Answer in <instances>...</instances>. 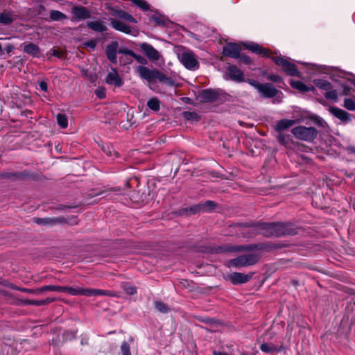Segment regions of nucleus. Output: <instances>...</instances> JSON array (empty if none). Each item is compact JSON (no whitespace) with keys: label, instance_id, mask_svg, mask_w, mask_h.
Segmentation results:
<instances>
[{"label":"nucleus","instance_id":"50","mask_svg":"<svg viewBox=\"0 0 355 355\" xmlns=\"http://www.w3.org/2000/svg\"><path fill=\"white\" fill-rule=\"evenodd\" d=\"M38 85H39V87L41 90H42L44 92H47L48 86H47V83L45 81L40 80L38 82Z\"/></svg>","mask_w":355,"mask_h":355},{"label":"nucleus","instance_id":"43","mask_svg":"<svg viewBox=\"0 0 355 355\" xmlns=\"http://www.w3.org/2000/svg\"><path fill=\"white\" fill-rule=\"evenodd\" d=\"M124 289L125 292L129 295H134L137 293V288L133 286H127Z\"/></svg>","mask_w":355,"mask_h":355},{"label":"nucleus","instance_id":"25","mask_svg":"<svg viewBox=\"0 0 355 355\" xmlns=\"http://www.w3.org/2000/svg\"><path fill=\"white\" fill-rule=\"evenodd\" d=\"M24 51L33 57H38L40 53L39 46L33 43L25 44L24 46Z\"/></svg>","mask_w":355,"mask_h":355},{"label":"nucleus","instance_id":"24","mask_svg":"<svg viewBox=\"0 0 355 355\" xmlns=\"http://www.w3.org/2000/svg\"><path fill=\"white\" fill-rule=\"evenodd\" d=\"M291 85L292 87L302 92H313L315 89L313 86H308L299 80H292L291 82Z\"/></svg>","mask_w":355,"mask_h":355},{"label":"nucleus","instance_id":"17","mask_svg":"<svg viewBox=\"0 0 355 355\" xmlns=\"http://www.w3.org/2000/svg\"><path fill=\"white\" fill-rule=\"evenodd\" d=\"M329 112L343 123H346L351 121V114L340 108L331 107L329 108Z\"/></svg>","mask_w":355,"mask_h":355},{"label":"nucleus","instance_id":"20","mask_svg":"<svg viewBox=\"0 0 355 355\" xmlns=\"http://www.w3.org/2000/svg\"><path fill=\"white\" fill-rule=\"evenodd\" d=\"M227 75L231 80L236 82H242L244 80L243 72L236 66H230L227 69Z\"/></svg>","mask_w":355,"mask_h":355},{"label":"nucleus","instance_id":"32","mask_svg":"<svg viewBox=\"0 0 355 355\" xmlns=\"http://www.w3.org/2000/svg\"><path fill=\"white\" fill-rule=\"evenodd\" d=\"M200 204L202 205V212L209 211L214 209V207H216V204L214 203V202L211 200H207L205 202Z\"/></svg>","mask_w":355,"mask_h":355},{"label":"nucleus","instance_id":"22","mask_svg":"<svg viewBox=\"0 0 355 355\" xmlns=\"http://www.w3.org/2000/svg\"><path fill=\"white\" fill-rule=\"evenodd\" d=\"M219 94L214 89H205L201 94L202 98L207 102H214L218 98Z\"/></svg>","mask_w":355,"mask_h":355},{"label":"nucleus","instance_id":"40","mask_svg":"<svg viewBox=\"0 0 355 355\" xmlns=\"http://www.w3.org/2000/svg\"><path fill=\"white\" fill-rule=\"evenodd\" d=\"M121 19H123L127 21H130V22L135 23V24H136L137 22V20L134 18V17L127 12H124Z\"/></svg>","mask_w":355,"mask_h":355},{"label":"nucleus","instance_id":"47","mask_svg":"<svg viewBox=\"0 0 355 355\" xmlns=\"http://www.w3.org/2000/svg\"><path fill=\"white\" fill-rule=\"evenodd\" d=\"M248 83L250 85H252V87H254L255 89H257L258 91H259L260 88H261V83H259V82L254 80H248Z\"/></svg>","mask_w":355,"mask_h":355},{"label":"nucleus","instance_id":"55","mask_svg":"<svg viewBox=\"0 0 355 355\" xmlns=\"http://www.w3.org/2000/svg\"><path fill=\"white\" fill-rule=\"evenodd\" d=\"M51 51L52 52L51 55L55 57L60 58L62 56V53L58 50L52 49Z\"/></svg>","mask_w":355,"mask_h":355},{"label":"nucleus","instance_id":"39","mask_svg":"<svg viewBox=\"0 0 355 355\" xmlns=\"http://www.w3.org/2000/svg\"><path fill=\"white\" fill-rule=\"evenodd\" d=\"M184 117L187 120H198V115L196 112H184L183 113Z\"/></svg>","mask_w":355,"mask_h":355},{"label":"nucleus","instance_id":"13","mask_svg":"<svg viewBox=\"0 0 355 355\" xmlns=\"http://www.w3.org/2000/svg\"><path fill=\"white\" fill-rule=\"evenodd\" d=\"M241 52V47L235 43H228L224 47L223 53L225 55L233 58H238Z\"/></svg>","mask_w":355,"mask_h":355},{"label":"nucleus","instance_id":"5","mask_svg":"<svg viewBox=\"0 0 355 355\" xmlns=\"http://www.w3.org/2000/svg\"><path fill=\"white\" fill-rule=\"evenodd\" d=\"M180 62L189 70H196L198 67L195 54L189 50H183L178 55Z\"/></svg>","mask_w":355,"mask_h":355},{"label":"nucleus","instance_id":"8","mask_svg":"<svg viewBox=\"0 0 355 355\" xmlns=\"http://www.w3.org/2000/svg\"><path fill=\"white\" fill-rule=\"evenodd\" d=\"M110 24L113 28L115 30L122 32L125 34L136 35L137 31L131 26L127 25L124 22H122L119 20L115 19L114 18H110Z\"/></svg>","mask_w":355,"mask_h":355},{"label":"nucleus","instance_id":"28","mask_svg":"<svg viewBox=\"0 0 355 355\" xmlns=\"http://www.w3.org/2000/svg\"><path fill=\"white\" fill-rule=\"evenodd\" d=\"M50 18L53 21H60L67 19V17L60 11L51 10L50 12Z\"/></svg>","mask_w":355,"mask_h":355},{"label":"nucleus","instance_id":"33","mask_svg":"<svg viewBox=\"0 0 355 355\" xmlns=\"http://www.w3.org/2000/svg\"><path fill=\"white\" fill-rule=\"evenodd\" d=\"M132 2L144 11L149 10L148 4L144 0H132Z\"/></svg>","mask_w":355,"mask_h":355},{"label":"nucleus","instance_id":"26","mask_svg":"<svg viewBox=\"0 0 355 355\" xmlns=\"http://www.w3.org/2000/svg\"><path fill=\"white\" fill-rule=\"evenodd\" d=\"M313 83L317 87L321 89L327 91L332 89L331 84L327 80L323 79H315Z\"/></svg>","mask_w":355,"mask_h":355},{"label":"nucleus","instance_id":"58","mask_svg":"<svg viewBox=\"0 0 355 355\" xmlns=\"http://www.w3.org/2000/svg\"><path fill=\"white\" fill-rule=\"evenodd\" d=\"M348 150H349V152L355 154V147H352V146L349 147Z\"/></svg>","mask_w":355,"mask_h":355},{"label":"nucleus","instance_id":"41","mask_svg":"<svg viewBox=\"0 0 355 355\" xmlns=\"http://www.w3.org/2000/svg\"><path fill=\"white\" fill-rule=\"evenodd\" d=\"M202 205L201 204L195 205L189 208L190 212L192 214H196L198 212H202Z\"/></svg>","mask_w":355,"mask_h":355},{"label":"nucleus","instance_id":"48","mask_svg":"<svg viewBox=\"0 0 355 355\" xmlns=\"http://www.w3.org/2000/svg\"><path fill=\"white\" fill-rule=\"evenodd\" d=\"M54 301H55V298L48 297L45 300H38L39 303H37V304H39V306H42V305H45V304H49L51 302H53Z\"/></svg>","mask_w":355,"mask_h":355},{"label":"nucleus","instance_id":"56","mask_svg":"<svg viewBox=\"0 0 355 355\" xmlns=\"http://www.w3.org/2000/svg\"><path fill=\"white\" fill-rule=\"evenodd\" d=\"M37 303H39V302H38V300H27V301H26V304H29V305H35V306H39V304H38Z\"/></svg>","mask_w":355,"mask_h":355},{"label":"nucleus","instance_id":"27","mask_svg":"<svg viewBox=\"0 0 355 355\" xmlns=\"http://www.w3.org/2000/svg\"><path fill=\"white\" fill-rule=\"evenodd\" d=\"M155 308L160 313H166L169 311L170 309L168 306L160 301H155L154 302Z\"/></svg>","mask_w":355,"mask_h":355},{"label":"nucleus","instance_id":"36","mask_svg":"<svg viewBox=\"0 0 355 355\" xmlns=\"http://www.w3.org/2000/svg\"><path fill=\"white\" fill-rule=\"evenodd\" d=\"M324 96L327 99L336 101L338 98V92L336 90L331 89L327 90Z\"/></svg>","mask_w":355,"mask_h":355},{"label":"nucleus","instance_id":"53","mask_svg":"<svg viewBox=\"0 0 355 355\" xmlns=\"http://www.w3.org/2000/svg\"><path fill=\"white\" fill-rule=\"evenodd\" d=\"M239 58H240V60L244 63L248 64L250 62V59L248 56L243 55H239Z\"/></svg>","mask_w":355,"mask_h":355},{"label":"nucleus","instance_id":"54","mask_svg":"<svg viewBox=\"0 0 355 355\" xmlns=\"http://www.w3.org/2000/svg\"><path fill=\"white\" fill-rule=\"evenodd\" d=\"M37 290H38V288H36V289H27V288H24L22 291H24V292H27V293H32V294H35V295H39V294L42 293V292H37Z\"/></svg>","mask_w":355,"mask_h":355},{"label":"nucleus","instance_id":"23","mask_svg":"<svg viewBox=\"0 0 355 355\" xmlns=\"http://www.w3.org/2000/svg\"><path fill=\"white\" fill-rule=\"evenodd\" d=\"M16 19V15L12 11H4L0 14V23L4 25L11 24Z\"/></svg>","mask_w":355,"mask_h":355},{"label":"nucleus","instance_id":"51","mask_svg":"<svg viewBox=\"0 0 355 355\" xmlns=\"http://www.w3.org/2000/svg\"><path fill=\"white\" fill-rule=\"evenodd\" d=\"M85 45L89 47L91 49H94L96 46V42L94 40H90V41L86 42L85 43Z\"/></svg>","mask_w":355,"mask_h":355},{"label":"nucleus","instance_id":"14","mask_svg":"<svg viewBox=\"0 0 355 355\" xmlns=\"http://www.w3.org/2000/svg\"><path fill=\"white\" fill-rule=\"evenodd\" d=\"M119 43L116 41H113L109 44L106 47V55L108 60L112 63L117 62L116 54L119 53Z\"/></svg>","mask_w":355,"mask_h":355},{"label":"nucleus","instance_id":"6","mask_svg":"<svg viewBox=\"0 0 355 355\" xmlns=\"http://www.w3.org/2000/svg\"><path fill=\"white\" fill-rule=\"evenodd\" d=\"M274 62L282 67V69L288 75L292 76H300V72L293 63L282 57H273Z\"/></svg>","mask_w":355,"mask_h":355},{"label":"nucleus","instance_id":"42","mask_svg":"<svg viewBox=\"0 0 355 355\" xmlns=\"http://www.w3.org/2000/svg\"><path fill=\"white\" fill-rule=\"evenodd\" d=\"M95 94L99 98H103L105 97V90L103 88L96 89Z\"/></svg>","mask_w":355,"mask_h":355},{"label":"nucleus","instance_id":"45","mask_svg":"<svg viewBox=\"0 0 355 355\" xmlns=\"http://www.w3.org/2000/svg\"><path fill=\"white\" fill-rule=\"evenodd\" d=\"M119 53L125 54L131 56L135 55V53L132 50L128 49L126 48L119 49Z\"/></svg>","mask_w":355,"mask_h":355},{"label":"nucleus","instance_id":"16","mask_svg":"<svg viewBox=\"0 0 355 355\" xmlns=\"http://www.w3.org/2000/svg\"><path fill=\"white\" fill-rule=\"evenodd\" d=\"M243 45L246 49L250 50L252 52L256 54L262 55L265 57H269L270 55V52L268 49L263 48L258 44L254 42H247L244 43Z\"/></svg>","mask_w":355,"mask_h":355},{"label":"nucleus","instance_id":"4","mask_svg":"<svg viewBox=\"0 0 355 355\" xmlns=\"http://www.w3.org/2000/svg\"><path fill=\"white\" fill-rule=\"evenodd\" d=\"M292 134L298 139L312 141L318 135L317 130L313 127L297 126L291 130Z\"/></svg>","mask_w":355,"mask_h":355},{"label":"nucleus","instance_id":"34","mask_svg":"<svg viewBox=\"0 0 355 355\" xmlns=\"http://www.w3.org/2000/svg\"><path fill=\"white\" fill-rule=\"evenodd\" d=\"M344 107L348 110H355V101L351 98H345L344 101Z\"/></svg>","mask_w":355,"mask_h":355},{"label":"nucleus","instance_id":"57","mask_svg":"<svg viewBox=\"0 0 355 355\" xmlns=\"http://www.w3.org/2000/svg\"><path fill=\"white\" fill-rule=\"evenodd\" d=\"M13 49H14V48H13L12 45H11V44H7V45L5 46V50H6V51L8 53H10L11 51H12Z\"/></svg>","mask_w":355,"mask_h":355},{"label":"nucleus","instance_id":"3","mask_svg":"<svg viewBox=\"0 0 355 355\" xmlns=\"http://www.w3.org/2000/svg\"><path fill=\"white\" fill-rule=\"evenodd\" d=\"M137 71L141 78L148 82L150 88H152V85L156 83L157 80L167 85H173V81L170 78H168L157 69H150L146 67L139 65L137 67Z\"/></svg>","mask_w":355,"mask_h":355},{"label":"nucleus","instance_id":"49","mask_svg":"<svg viewBox=\"0 0 355 355\" xmlns=\"http://www.w3.org/2000/svg\"><path fill=\"white\" fill-rule=\"evenodd\" d=\"M53 220L50 218H36L35 221L38 224H49L51 223Z\"/></svg>","mask_w":355,"mask_h":355},{"label":"nucleus","instance_id":"35","mask_svg":"<svg viewBox=\"0 0 355 355\" xmlns=\"http://www.w3.org/2000/svg\"><path fill=\"white\" fill-rule=\"evenodd\" d=\"M125 11L114 8H110V13L111 15L117 17V18H122L123 15L124 14Z\"/></svg>","mask_w":355,"mask_h":355},{"label":"nucleus","instance_id":"46","mask_svg":"<svg viewBox=\"0 0 355 355\" xmlns=\"http://www.w3.org/2000/svg\"><path fill=\"white\" fill-rule=\"evenodd\" d=\"M132 57L135 58L136 60L140 64H146L147 63L146 60L140 55L135 53V55H133Z\"/></svg>","mask_w":355,"mask_h":355},{"label":"nucleus","instance_id":"19","mask_svg":"<svg viewBox=\"0 0 355 355\" xmlns=\"http://www.w3.org/2000/svg\"><path fill=\"white\" fill-rule=\"evenodd\" d=\"M105 81L107 84L114 85L118 87H121L123 83L117 71L113 68H112L111 71L108 73Z\"/></svg>","mask_w":355,"mask_h":355},{"label":"nucleus","instance_id":"11","mask_svg":"<svg viewBox=\"0 0 355 355\" xmlns=\"http://www.w3.org/2000/svg\"><path fill=\"white\" fill-rule=\"evenodd\" d=\"M78 295H85L87 297L96 296V295H107L114 296L110 291L95 289V288H78Z\"/></svg>","mask_w":355,"mask_h":355},{"label":"nucleus","instance_id":"15","mask_svg":"<svg viewBox=\"0 0 355 355\" xmlns=\"http://www.w3.org/2000/svg\"><path fill=\"white\" fill-rule=\"evenodd\" d=\"M252 277V274L245 275L235 272L230 275L229 279L233 284H241L248 282Z\"/></svg>","mask_w":355,"mask_h":355},{"label":"nucleus","instance_id":"9","mask_svg":"<svg viewBox=\"0 0 355 355\" xmlns=\"http://www.w3.org/2000/svg\"><path fill=\"white\" fill-rule=\"evenodd\" d=\"M140 48L145 55L151 61H157L161 57L160 53L149 44L142 43Z\"/></svg>","mask_w":355,"mask_h":355},{"label":"nucleus","instance_id":"1","mask_svg":"<svg viewBox=\"0 0 355 355\" xmlns=\"http://www.w3.org/2000/svg\"><path fill=\"white\" fill-rule=\"evenodd\" d=\"M263 249V245H247L227 247L226 250L230 252L246 251L248 253L238 256L227 262L229 268H243L255 265L261 258V252Z\"/></svg>","mask_w":355,"mask_h":355},{"label":"nucleus","instance_id":"12","mask_svg":"<svg viewBox=\"0 0 355 355\" xmlns=\"http://www.w3.org/2000/svg\"><path fill=\"white\" fill-rule=\"evenodd\" d=\"M71 14L73 19L80 21L90 17L91 12L85 7L74 6L71 9Z\"/></svg>","mask_w":355,"mask_h":355},{"label":"nucleus","instance_id":"30","mask_svg":"<svg viewBox=\"0 0 355 355\" xmlns=\"http://www.w3.org/2000/svg\"><path fill=\"white\" fill-rule=\"evenodd\" d=\"M260 349L266 353H271L277 350V347L273 344L263 343L260 345Z\"/></svg>","mask_w":355,"mask_h":355},{"label":"nucleus","instance_id":"29","mask_svg":"<svg viewBox=\"0 0 355 355\" xmlns=\"http://www.w3.org/2000/svg\"><path fill=\"white\" fill-rule=\"evenodd\" d=\"M57 121L62 128H65L68 125V119L64 114H58L57 115Z\"/></svg>","mask_w":355,"mask_h":355},{"label":"nucleus","instance_id":"38","mask_svg":"<svg viewBox=\"0 0 355 355\" xmlns=\"http://www.w3.org/2000/svg\"><path fill=\"white\" fill-rule=\"evenodd\" d=\"M150 20L151 21L155 22V24L158 25H164L166 23V19L164 17H158L157 15H152L150 17Z\"/></svg>","mask_w":355,"mask_h":355},{"label":"nucleus","instance_id":"21","mask_svg":"<svg viewBox=\"0 0 355 355\" xmlns=\"http://www.w3.org/2000/svg\"><path fill=\"white\" fill-rule=\"evenodd\" d=\"M87 26L95 32L103 33L107 30V27L105 22L101 20L89 21Z\"/></svg>","mask_w":355,"mask_h":355},{"label":"nucleus","instance_id":"37","mask_svg":"<svg viewBox=\"0 0 355 355\" xmlns=\"http://www.w3.org/2000/svg\"><path fill=\"white\" fill-rule=\"evenodd\" d=\"M121 352L122 355H131L130 346L127 342H123L121 345Z\"/></svg>","mask_w":355,"mask_h":355},{"label":"nucleus","instance_id":"10","mask_svg":"<svg viewBox=\"0 0 355 355\" xmlns=\"http://www.w3.org/2000/svg\"><path fill=\"white\" fill-rule=\"evenodd\" d=\"M304 121L303 117H297L294 119H284L279 121L276 124V130L279 132L284 131L293 125Z\"/></svg>","mask_w":355,"mask_h":355},{"label":"nucleus","instance_id":"2","mask_svg":"<svg viewBox=\"0 0 355 355\" xmlns=\"http://www.w3.org/2000/svg\"><path fill=\"white\" fill-rule=\"evenodd\" d=\"M252 228L258 233L268 237L294 235L297 233V229L289 223H261L252 226Z\"/></svg>","mask_w":355,"mask_h":355},{"label":"nucleus","instance_id":"52","mask_svg":"<svg viewBox=\"0 0 355 355\" xmlns=\"http://www.w3.org/2000/svg\"><path fill=\"white\" fill-rule=\"evenodd\" d=\"M269 79L273 82H275V83H279L281 81L282 78L279 76L278 75H275V74H272V75H270L269 76Z\"/></svg>","mask_w":355,"mask_h":355},{"label":"nucleus","instance_id":"31","mask_svg":"<svg viewBox=\"0 0 355 355\" xmlns=\"http://www.w3.org/2000/svg\"><path fill=\"white\" fill-rule=\"evenodd\" d=\"M159 101L155 98L150 99L147 103L148 107L154 111H157L159 110Z\"/></svg>","mask_w":355,"mask_h":355},{"label":"nucleus","instance_id":"44","mask_svg":"<svg viewBox=\"0 0 355 355\" xmlns=\"http://www.w3.org/2000/svg\"><path fill=\"white\" fill-rule=\"evenodd\" d=\"M103 150L109 155V156H112L113 154L114 155H117V153L114 151V150L113 149L112 146H107L106 148H103Z\"/></svg>","mask_w":355,"mask_h":355},{"label":"nucleus","instance_id":"7","mask_svg":"<svg viewBox=\"0 0 355 355\" xmlns=\"http://www.w3.org/2000/svg\"><path fill=\"white\" fill-rule=\"evenodd\" d=\"M45 291L67 292V293L73 296L78 295V288H73L69 286L47 285L38 288L37 292Z\"/></svg>","mask_w":355,"mask_h":355},{"label":"nucleus","instance_id":"18","mask_svg":"<svg viewBox=\"0 0 355 355\" xmlns=\"http://www.w3.org/2000/svg\"><path fill=\"white\" fill-rule=\"evenodd\" d=\"M259 92L261 94L263 97L266 98L276 96L279 93V90L270 83L262 84Z\"/></svg>","mask_w":355,"mask_h":355}]
</instances>
